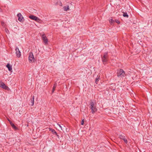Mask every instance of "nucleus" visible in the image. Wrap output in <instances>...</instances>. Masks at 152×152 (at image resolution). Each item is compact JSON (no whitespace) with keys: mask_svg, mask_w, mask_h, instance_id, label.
<instances>
[{"mask_svg":"<svg viewBox=\"0 0 152 152\" xmlns=\"http://www.w3.org/2000/svg\"><path fill=\"white\" fill-rule=\"evenodd\" d=\"M96 104V103H94L92 100H90L89 108L91 110V112L92 114L94 113L97 110Z\"/></svg>","mask_w":152,"mask_h":152,"instance_id":"1","label":"nucleus"},{"mask_svg":"<svg viewBox=\"0 0 152 152\" xmlns=\"http://www.w3.org/2000/svg\"><path fill=\"white\" fill-rule=\"evenodd\" d=\"M117 74L118 77H122L125 76V72L122 69H120L118 70Z\"/></svg>","mask_w":152,"mask_h":152,"instance_id":"2","label":"nucleus"},{"mask_svg":"<svg viewBox=\"0 0 152 152\" xmlns=\"http://www.w3.org/2000/svg\"><path fill=\"white\" fill-rule=\"evenodd\" d=\"M102 61L104 64L108 61V53L105 52L104 53V56L102 57Z\"/></svg>","mask_w":152,"mask_h":152,"instance_id":"3","label":"nucleus"},{"mask_svg":"<svg viewBox=\"0 0 152 152\" xmlns=\"http://www.w3.org/2000/svg\"><path fill=\"white\" fill-rule=\"evenodd\" d=\"M28 59L30 62L32 63L34 61L35 59L34 58V56L32 52H30L29 53Z\"/></svg>","mask_w":152,"mask_h":152,"instance_id":"4","label":"nucleus"},{"mask_svg":"<svg viewBox=\"0 0 152 152\" xmlns=\"http://www.w3.org/2000/svg\"><path fill=\"white\" fill-rule=\"evenodd\" d=\"M29 18L32 20H35L38 22H40L41 21L40 19L38 18L34 15H30L29 16Z\"/></svg>","mask_w":152,"mask_h":152,"instance_id":"5","label":"nucleus"},{"mask_svg":"<svg viewBox=\"0 0 152 152\" xmlns=\"http://www.w3.org/2000/svg\"><path fill=\"white\" fill-rule=\"evenodd\" d=\"M0 87L2 88L7 90H9L10 89L9 87L3 82L0 81Z\"/></svg>","mask_w":152,"mask_h":152,"instance_id":"6","label":"nucleus"},{"mask_svg":"<svg viewBox=\"0 0 152 152\" xmlns=\"http://www.w3.org/2000/svg\"><path fill=\"white\" fill-rule=\"evenodd\" d=\"M42 39L43 40L45 44H47L48 42V39L47 37L45 36V34H44L42 35Z\"/></svg>","mask_w":152,"mask_h":152,"instance_id":"7","label":"nucleus"},{"mask_svg":"<svg viewBox=\"0 0 152 152\" xmlns=\"http://www.w3.org/2000/svg\"><path fill=\"white\" fill-rule=\"evenodd\" d=\"M15 51H16V55L19 58L21 56V53L19 51V48L18 47H16L15 48Z\"/></svg>","mask_w":152,"mask_h":152,"instance_id":"8","label":"nucleus"},{"mask_svg":"<svg viewBox=\"0 0 152 152\" xmlns=\"http://www.w3.org/2000/svg\"><path fill=\"white\" fill-rule=\"evenodd\" d=\"M119 138L123 140L127 144L128 143V141L125 138V137L124 136L122 135H120Z\"/></svg>","mask_w":152,"mask_h":152,"instance_id":"9","label":"nucleus"},{"mask_svg":"<svg viewBox=\"0 0 152 152\" xmlns=\"http://www.w3.org/2000/svg\"><path fill=\"white\" fill-rule=\"evenodd\" d=\"M17 16L18 17V20L19 21L21 22L22 21V19H23V18L21 14L20 13H19L17 14Z\"/></svg>","mask_w":152,"mask_h":152,"instance_id":"10","label":"nucleus"},{"mask_svg":"<svg viewBox=\"0 0 152 152\" xmlns=\"http://www.w3.org/2000/svg\"><path fill=\"white\" fill-rule=\"evenodd\" d=\"M6 67L8 68V70L11 71L12 70V66L10 65L9 64H8L6 65Z\"/></svg>","mask_w":152,"mask_h":152,"instance_id":"11","label":"nucleus"},{"mask_svg":"<svg viewBox=\"0 0 152 152\" xmlns=\"http://www.w3.org/2000/svg\"><path fill=\"white\" fill-rule=\"evenodd\" d=\"M58 125L59 126L62 130L63 131V130L66 129L65 126L63 124H62L61 125L59 124H58Z\"/></svg>","mask_w":152,"mask_h":152,"instance_id":"12","label":"nucleus"},{"mask_svg":"<svg viewBox=\"0 0 152 152\" xmlns=\"http://www.w3.org/2000/svg\"><path fill=\"white\" fill-rule=\"evenodd\" d=\"M49 131H51V132H52V133H53V134H55V135L57 134V133L56 132V131L54 129H52L50 128H49Z\"/></svg>","mask_w":152,"mask_h":152,"instance_id":"13","label":"nucleus"},{"mask_svg":"<svg viewBox=\"0 0 152 152\" xmlns=\"http://www.w3.org/2000/svg\"><path fill=\"white\" fill-rule=\"evenodd\" d=\"M10 124L12 127V128L14 129L15 130L18 129V128L13 123H11Z\"/></svg>","mask_w":152,"mask_h":152,"instance_id":"14","label":"nucleus"},{"mask_svg":"<svg viewBox=\"0 0 152 152\" xmlns=\"http://www.w3.org/2000/svg\"><path fill=\"white\" fill-rule=\"evenodd\" d=\"M63 9L65 11H66L69 9V6L68 5H67L66 6H64L63 7Z\"/></svg>","mask_w":152,"mask_h":152,"instance_id":"15","label":"nucleus"},{"mask_svg":"<svg viewBox=\"0 0 152 152\" xmlns=\"http://www.w3.org/2000/svg\"><path fill=\"white\" fill-rule=\"evenodd\" d=\"M56 86H57L56 83H54V84L53 86V88L52 91V93L54 92V91L55 90L56 87Z\"/></svg>","mask_w":152,"mask_h":152,"instance_id":"16","label":"nucleus"},{"mask_svg":"<svg viewBox=\"0 0 152 152\" xmlns=\"http://www.w3.org/2000/svg\"><path fill=\"white\" fill-rule=\"evenodd\" d=\"M99 77H100V76L98 75L97 77L96 78V79L95 80V83L96 84H97L98 83V81H99V80L100 79Z\"/></svg>","mask_w":152,"mask_h":152,"instance_id":"17","label":"nucleus"},{"mask_svg":"<svg viewBox=\"0 0 152 152\" xmlns=\"http://www.w3.org/2000/svg\"><path fill=\"white\" fill-rule=\"evenodd\" d=\"M34 96H33L32 97V98L31 99V106H33L34 103Z\"/></svg>","mask_w":152,"mask_h":152,"instance_id":"18","label":"nucleus"},{"mask_svg":"<svg viewBox=\"0 0 152 152\" xmlns=\"http://www.w3.org/2000/svg\"><path fill=\"white\" fill-rule=\"evenodd\" d=\"M123 16L124 17H126L127 18H128V17H129L128 15L127 14V13H126V12H123Z\"/></svg>","mask_w":152,"mask_h":152,"instance_id":"19","label":"nucleus"},{"mask_svg":"<svg viewBox=\"0 0 152 152\" xmlns=\"http://www.w3.org/2000/svg\"><path fill=\"white\" fill-rule=\"evenodd\" d=\"M115 22V21L113 20L112 19H111L110 20H109V22L112 25Z\"/></svg>","mask_w":152,"mask_h":152,"instance_id":"20","label":"nucleus"},{"mask_svg":"<svg viewBox=\"0 0 152 152\" xmlns=\"http://www.w3.org/2000/svg\"><path fill=\"white\" fill-rule=\"evenodd\" d=\"M115 22H116V23H117L118 24H119L120 23V21L117 20H115Z\"/></svg>","mask_w":152,"mask_h":152,"instance_id":"21","label":"nucleus"},{"mask_svg":"<svg viewBox=\"0 0 152 152\" xmlns=\"http://www.w3.org/2000/svg\"><path fill=\"white\" fill-rule=\"evenodd\" d=\"M84 120L83 119L81 122V125H83L84 124Z\"/></svg>","mask_w":152,"mask_h":152,"instance_id":"22","label":"nucleus"},{"mask_svg":"<svg viewBox=\"0 0 152 152\" xmlns=\"http://www.w3.org/2000/svg\"><path fill=\"white\" fill-rule=\"evenodd\" d=\"M1 25H2V26H4L5 24H4V22H1Z\"/></svg>","mask_w":152,"mask_h":152,"instance_id":"23","label":"nucleus"},{"mask_svg":"<svg viewBox=\"0 0 152 152\" xmlns=\"http://www.w3.org/2000/svg\"><path fill=\"white\" fill-rule=\"evenodd\" d=\"M55 135H56L58 138H59V136L58 134L57 133V134H55Z\"/></svg>","mask_w":152,"mask_h":152,"instance_id":"24","label":"nucleus"},{"mask_svg":"<svg viewBox=\"0 0 152 152\" xmlns=\"http://www.w3.org/2000/svg\"><path fill=\"white\" fill-rule=\"evenodd\" d=\"M8 121L10 122V124H11V123H12V122L10 120L9 121Z\"/></svg>","mask_w":152,"mask_h":152,"instance_id":"25","label":"nucleus"},{"mask_svg":"<svg viewBox=\"0 0 152 152\" xmlns=\"http://www.w3.org/2000/svg\"><path fill=\"white\" fill-rule=\"evenodd\" d=\"M8 121L10 122V124H11V123H12V122L10 120L9 121Z\"/></svg>","mask_w":152,"mask_h":152,"instance_id":"26","label":"nucleus"},{"mask_svg":"<svg viewBox=\"0 0 152 152\" xmlns=\"http://www.w3.org/2000/svg\"><path fill=\"white\" fill-rule=\"evenodd\" d=\"M7 31H9L8 30H7V29H6V32H7Z\"/></svg>","mask_w":152,"mask_h":152,"instance_id":"27","label":"nucleus"},{"mask_svg":"<svg viewBox=\"0 0 152 152\" xmlns=\"http://www.w3.org/2000/svg\"><path fill=\"white\" fill-rule=\"evenodd\" d=\"M113 90H114V91L115 90V89H113Z\"/></svg>","mask_w":152,"mask_h":152,"instance_id":"28","label":"nucleus"},{"mask_svg":"<svg viewBox=\"0 0 152 152\" xmlns=\"http://www.w3.org/2000/svg\"><path fill=\"white\" fill-rule=\"evenodd\" d=\"M7 120H8V121H9L10 120H9L8 118V119H7Z\"/></svg>","mask_w":152,"mask_h":152,"instance_id":"29","label":"nucleus"}]
</instances>
